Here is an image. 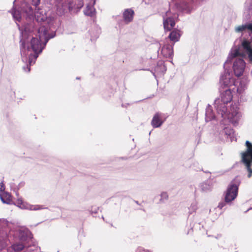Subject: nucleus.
Returning a JSON list of instances; mask_svg holds the SVG:
<instances>
[{"label":"nucleus","mask_w":252,"mask_h":252,"mask_svg":"<svg viewBox=\"0 0 252 252\" xmlns=\"http://www.w3.org/2000/svg\"><path fill=\"white\" fill-rule=\"evenodd\" d=\"M41 20L44 22L38 28V37H33V27L31 24L24 25L23 28H21L17 23L20 31V50L22 60L27 64L23 66V69L26 72H29L31 65L35 63L39 55L42 53L45 48L49 39L56 36V32L49 33L48 27L44 25V17Z\"/></svg>","instance_id":"f257e3e1"},{"label":"nucleus","mask_w":252,"mask_h":252,"mask_svg":"<svg viewBox=\"0 0 252 252\" xmlns=\"http://www.w3.org/2000/svg\"><path fill=\"white\" fill-rule=\"evenodd\" d=\"M245 56L244 53H241L239 48H236L229 53L227 60L223 64L224 69V74L220 76V88L224 89L230 88V87L234 85V79L232 77V73L230 71V66L228 65L231 64L232 60L237 57H243Z\"/></svg>","instance_id":"f03ea898"},{"label":"nucleus","mask_w":252,"mask_h":252,"mask_svg":"<svg viewBox=\"0 0 252 252\" xmlns=\"http://www.w3.org/2000/svg\"><path fill=\"white\" fill-rule=\"evenodd\" d=\"M227 103H224L220 101V100L219 99H216L215 101V107L217 110V112L218 115H220L221 117L222 118L220 121V124L225 125L226 123H229L230 122H234L235 123H238V119L240 116V114L238 111H235L232 112L231 114L228 113L227 111V109L226 106V104Z\"/></svg>","instance_id":"7ed1b4c3"},{"label":"nucleus","mask_w":252,"mask_h":252,"mask_svg":"<svg viewBox=\"0 0 252 252\" xmlns=\"http://www.w3.org/2000/svg\"><path fill=\"white\" fill-rule=\"evenodd\" d=\"M246 30H248V33L250 37L249 40L244 38L242 42L241 45L248 54V58L250 63H252V22H247L245 24L236 28V32H242Z\"/></svg>","instance_id":"20e7f679"},{"label":"nucleus","mask_w":252,"mask_h":252,"mask_svg":"<svg viewBox=\"0 0 252 252\" xmlns=\"http://www.w3.org/2000/svg\"><path fill=\"white\" fill-rule=\"evenodd\" d=\"M240 183V180L236 178L229 184L224 193L225 202H232L237 197Z\"/></svg>","instance_id":"39448f33"},{"label":"nucleus","mask_w":252,"mask_h":252,"mask_svg":"<svg viewBox=\"0 0 252 252\" xmlns=\"http://www.w3.org/2000/svg\"><path fill=\"white\" fill-rule=\"evenodd\" d=\"M246 63L242 58H237L233 63V69L236 76L240 77L243 75L245 70Z\"/></svg>","instance_id":"423d86ee"},{"label":"nucleus","mask_w":252,"mask_h":252,"mask_svg":"<svg viewBox=\"0 0 252 252\" xmlns=\"http://www.w3.org/2000/svg\"><path fill=\"white\" fill-rule=\"evenodd\" d=\"M220 92L221 94L220 101L224 103H229L232 99V95L230 88H220Z\"/></svg>","instance_id":"0eeeda50"},{"label":"nucleus","mask_w":252,"mask_h":252,"mask_svg":"<svg viewBox=\"0 0 252 252\" xmlns=\"http://www.w3.org/2000/svg\"><path fill=\"white\" fill-rule=\"evenodd\" d=\"M17 206L23 209L37 211L45 209L43 206L40 205H31L23 202L22 200H18Z\"/></svg>","instance_id":"6e6552de"},{"label":"nucleus","mask_w":252,"mask_h":252,"mask_svg":"<svg viewBox=\"0 0 252 252\" xmlns=\"http://www.w3.org/2000/svg\"><path fill=\"white\" fill-rule=\"evenodd\" d=\"M18 238L21 242L29 241L32 238V232L28 229H20L18 231Z\"/></svg>","instance_id":"1a4fd4ad"},{"label":"nucleus","mask_w":252,"mask_h":252,"mask_svg":"<svg viewBox=\"0 0 252 252\" xmlns=\"http://www.w3.org/2000/svg\"><path fill=\"white\" fill-rule=\"evenodd\" d=\"M246 153H241V161L246 166L249 172L248 177L250 178L252 174V158L246 155Z\"/></svg>","instance_id":"9d476101"},{"label":"nucleus","mask_w":252,"mask_h":252,"mask_svg":"<svg viewBox=\"0 0 252 252\" xmlns=\"http://www.w3.org/2000/svg\"><path fill=\"white\" fill-rule=\"evenodd\" d=\"M173 45L169 44H165L161 48L160 50L161 54L166 58L172 59L173 57Z\"/></svg>","instance_id":"9b49d317"},{"label":"nucleus","mask_w":252,"mask_h":252,"mask_svg":"<svg viewBox=\"0 0 252 252\" xmlns=\"http://www.w3.org/2000/svg\"><path fill=\"white\" fill-rule=\"evenodd\" d=\"M224 123L226 124V125L224 124L221 125L220 124V126L222 129L220 132L222 134H224L226 135L227 138H230L232 140V138L234 133V130L230 126H227L229 123L224 122Z\"/></svg>","instance_id":"f8f14e48"},{"label":"nucleus","mask_w":252,"mask_h":252,"mask_svg":"<svg viewBox=\"0 0 252 252\" xmlns=\"http://www.w3.org/2000/svg\"><path fill=\"white\" fill-rule=\"evenodd\" d=\"M166 69V66L164 64V62L163 61H159L155 67L154 74L157 73L158 75H163L165 73Z\"/></svg>","instance_id":"ddd939ff"},{"label":"nucleus","mask_w":252,"mask_h":252,"mask_svg":"<svg viewBox=\"0 0 252 252\" xmlns=\"http://www.w3.org/2000/svg\"><path fill=\"white\" fill-rule=\"evenodd\" d=\"M134 11L131 8H127L125 10L123 16L124 20L126 24H128L133 20Z\"/></svg>","instance_id":"4468645a"},{"label":"nucleus","mask_w":252,"mask_h":252,"mask_svg":"<svg viewBox=\"0 0 252 252\" xmlns=\"http://www.w3.org/2000/svg\"><path fill=\"white\" fill-rule=\"evenodd\" d=\"M163 123V121L160 118V114L158 113H156L153 116L151 122L152 126L154 128H158L160 127Z\"/></svg>","instance_id":"2eb2a0df"},{"label":"nucleus","mask_w":252,"mask_h":252,"mask_svg":"<svg viewBox=\"0 0 252 252\" xmlns=\"http://www.w3.org/2000/svg\"><path fill=\"white\" fill-rule=\"evenodd\" d=\"M216 118V116L213 113V110L212 109V107L209 104H208L206 108V112H205V121L206 122H208L211 121L212 120H215Z\"/></svg>","instance_id":"dca6fc26"},{"label":"nucleus","mask_w":252,"mask_h":252,"mask_svg":"<svg viewBox=\"0 0 252 252\" xmlns=\"http://www.w3.org/2000/svg\"><path fill=\"white\" fill-rule=\"evenodd\" d=\"M12 15L13 19L15 21L20 22L22 19L21 13L20 10L17 9L14 6L9 11Z\"/></svg>","instance_id":"f3484780"},{"label":"nucleus","mask_w":252,"mask_h":252,"mask_svg":"<svg viewBox=\"0 0 252 252\" xmlns=\"http://www.w3.org/2000/svg\"><path fill=\"white\" fill-rule=\"evenodd\" d=\"M179 31L174 30L171 31L169 35H168V38L172 41L174 42L178 41L180 37V34H179Z\"/></svg>","instance_id":"a211bd4d"},{"label":"nucleus","mask_w":252,"mask_h":252,"mask_svg":"<svg viewBox=\"0 0 252 252\" xmlns=\"http://www.w3.org/2000/svg\"><path fill=\"white\" fill-rule=\"evenodd\" d=\"M84 13L87 16L93 17L95 15V9L93 6L87 5L84 10Z\"/></svg>","instance_id":"6ab92c4d"},{"label":"nucleus","mask_w":252,"mask_h":252,"mask_svg":"<svg viewBox=\"0 0 252 252\" xmlns=\"http://www.w3.org/2000/svg\"><path fill=\"white\" fill-rule=\"evenodd\" d=\"M245 146L247 148L246 150L242 152V153H246V156L252 158V143L249 141L247 140L245 143Z\"/></svg>","instance_id":"aec40b11"},{"label":"nucleus","mask_w":252,"mask_h":252,"mask_svg":"<svg viewBox=\"0 0 252 252\" xmlns=\"http://www.w3.org/2000/svg\"><path fill=\"white\" fill-rule=\"evenodd\" d=\"M12 249H13V250L15 252L21 251L25 248L24 245L21 243L14 244L12 246Z\"/></svg>","instance_id":"412c9836"},{"label":"nucleus","mask_w":252,"mask_h":252,"mask_svg":"<svg viewBox=\"0 0 252 252\" xmlns=\"http://www.w3.org/2000/svg\"><path fill=\"white\" fill-rule=\"evenodd\" d=\"M200 187L202 191L207 192L211 190V187L207 183L204 182L201 184Z\"/></svg>","instance_id":"4be33fe9"},{"label":"nucleus","mask_w":252,"mask_h":252,"mask_svg":"<svg viewBox=\"0 0 252 252\" xmlns=\"http://www.w3.org/2000/svg\"><path fill=\"white\" fill-rule=\"evenodd\" d=\"M197 209V203L195 201L193 202L189 208V214L195 212Z\"/></svg>","instance_id":"5701e85b"},{"label":"nucleus","mask_w":252,"mask_h":252,"mask_svg":"<svg viewBox=\"0 0 252 252\" xmlns=\"http://www.w3.org/2000/svg\"><path fill=\"white\" fill-rule=\"evenodd\" d=\"M168 198V195L166 192H162L160 194V202H163Z\"/></svg>","instance_id":"b1692460"},{"label":"nucleus","mask_w":252,"mask_h":252,"mask_svg":"<svg viewBox=\"0 0 252 252\" xmlns=\"http://www.w3.org/2000/svg\"><path fill=\"white\" fill-rule=\"evenodd\" d=\"M163 24L164 30L167 31H170V23L168 20V18H167L166 19L163 20Z\"/></svg>","instance_id":"393cba45"},{"label":"nucleus","mask_w":252,"mask_h":252,"mask_svg":"<svg viewBox=\"0 0 252 252\" xmlns=\"http://www.w3.org/2000/svg\"><path fill=\"white\" fill-rule=\"evenodd\" d=\"M168 20L170 23L169 29L170 31L174 27L175 25V22L174 20V18L171 17H168Z\"/></svg>","instance_id":"a878e982"},{"label":"nucleus","mask_w":252,"mask_h":252,"mask_svg":"<svg viewBox=\"0 0 252 252\" xmlns=\"http://www.w3.org/2000/svg\"><path fill=\"white\" fill-rule=\"evenodd\" d=\"M230 202H225V200H224V201L220 202L218 206V208H219L220 209H222L226 205V203H230Z\"/></svg>","instance_id":"bb28decb"},{"label":"nucleus","mask_w":252,"mask_h":252,"mask_svg":"<svg viewBox=\"0 0 252 252\" xmlns=\"http://www.w3.org/2000/svg\"><path fill=\"white\" fill-rule=\"evenodd\" d=\"M150 252V251L149 250H145L141 247H138L135 251V252Z\"/></svg>","instance_id":"cd10ccee"},{"label":"nucleus","mask_w":252,"mask_h":252,"mask_svg":"<svg viewBox=\"0 0 252 252\" xmlns=\"http://www.w3.org/2000/svg\"><path fill=\"white\" fill-rule=\"evenodd\" d=\"M0 198L1 201L5 204H10V199L9 198H7L6 199H4L3 197L0 194Z\"/></svg>","instance_id":"c85d7f7f"},{"label":"nucleus","mask_w":252,"mask_h":252,"mask_svg":"<svg viewBox=\"0 0 252 252\" xmlns=\"http://www.w3.org/2000/svg\"><path fill=\"white\" fill-rule=\"evenodd\" d=\"M99 210V208L98 207H95L94 208H92V210H91V213L92 214H95L97 213V211Z\"/></svg>","instance_id":"c756f323"},{"label":"nucleus","mask_w":252,"mask_h":252,"mask_svg":"<svg viewBox=\"0 0 252 252\" xmlns=\"http://www.w3.org/2000/svg\"><path fill=\"white\" fill-rule=\"evenodd\" d=\"M33 5H34L35 7H37L38 6V5L40 3V0H32Z\"/></svg>","instance_id":"7c9ffc66"},{"label":"nucleus","mask_w":252,"mask_h":252,"mask_svg":"<svg viewBox=\"0 0 252 252\" xmlns=\"http://www.w3.org/2000/svg\"><path fill=\"white\" fill-rule=\"evenodd\" d=\"M72 4L73 3L71 2H69L68 3V9L69 11H72L73 10Z\"/></svg>","instance_id":"2f4dec72"},{"label":"nucleus","mask_w":252,"mask_h":252,"mask_svg":"<svg viewBox=\"0 0 252 252\" xmlns=\"http://www.w3.org/2000/svg\"><path fill=\"white\" fill-rule=\"evenodd\" d=\"M99 32H98L96 33V34L95 35H94V36H93V35L92 34V32L91 33V40H92L93 39H96L99 36Z\"/></svg>","instance_id":"473e14b6"},{"label":"nucleus","mask_w":252,"mask_h":252,"mask_svg":"<svg viewBox=\"0 0 252 252\" xmlns=\"http://www.w3.org/2000/svg\"><path fill=\"white\" fill-rule=\"evenodd\" d=\"M5 189L4 185L3 183H0V192L3 191Z\"/></svg>","instance_id":"72a5a7b5"},{"label":"nucleus","mask_w":252,"mask_h":252,"mask_svg":"<svg viewBox=\"0 0 252 252\" xmlns=\"http://www.w3.org/2000/svg\"><path fill=\"white\" fill-rule=\"evenodd\" d=\"M63 0H55L57 4H61Z\"/></svg>","instance_id":"f704fd0d"},{"label":"nucleus","mask_w":252,"mask_h":252,"mask_svg":"<svg viewBox=\"0 0 252 252\" xmlns=\"http://www.w3.org/2000/svg\"><path fill=\"white\" fill-rule=\"evenodd\" d=\"M129 105V103H126V104H122V106L123 107H127V106H128V105Z\"/></svg>","instance_id":"c9c22d12"},{"label":"nucleus","mask_w":252,"mask_h":252,"mask_svg":"<svg viewBox=\"0 0 252 252\" xmlns=\"http://www.w3.org/2000/svg\"><path fill=\"white\" fill-rule=\"evenodd\" d=\"M197 171H198V170H202L203 171V169H202V168H199L198 169H196Z\"/></svg>","instance_id":"e433bc0d"},{"label":"nucleus","mask_w":252,"mask_h":252,"mask_svg":"<svg viewBox=\"0 0 252 252\" xmlns=\"http://www.w3.org/2000/svg\"><path fill=\"white\" fill-rule=\"evenodd\" d=\"M29 9L30 11H32V8L31 7L29 8Z\"/></svg>","instance_id":"4c0bfd02"},{"label":"nucleus","mask_w":252,"mask_h":252,"mask_svg":"<svg viewBox=\"0 0 252 252\" xmlns=\"http://www.w3.org/2000/svg\"><path fill=\"white\" fill-rule=\"evenodd\" d=\"M82 6H83V4L82 3L80 4V7H79V9L81 8Z\"/></svg>","instance_id":"58836bf2"},{"label":"nucleus","mask_w":252,"mask_h":252,"mask_svg":"<svg viewBox=\"0 0 252 252\" xmlns=\"http://www.w3.org/2000/svg\"><path fill=\"white\" fill-rule=\"evenodd\" d=\"M135 202L137 204H139L138 203V202L137 201H135Z\"/></svg>","instance_id":"ea45409f"},{"label":"nucleus","mask_w":252,"mask_h":252,"mask_svg":"<svg viewBox=\"0 0 252 252\" xmlns=\"http://www.w3.org/2000/svg\"><path fill=\"white\" fill-rule=\"evenodd\" d=\"M205 173H209L210 174H211V173L210 172H207V171H204Z\"/></svg>","instance_id":"a19ab883"},{"label":"nucleus","mask_w":252,"mask_h":252,"mask_svg":"<svg viewBox=\"0 0 252 252\" xmlns=\"http://www.w3.org/2000/svg\"><path fill=\"white\" fill-rule=\"evenodd\" d=\"M76 79H80V77H76Z\"/></svg>","instance_id":"79ce46f5"},{"label":"nucleus","mask_w":252,"mask_h":252,"mask_svg":"<svg viewBox=\"0 0 252 252\" xmlns=\"http://www.w3.org/2000/svg\"><path fill=\"white\" fill-rule=\"evenodd\" d=\"M15 0H15L13 1V4H14Z\"/></svg>","instance_id":"37998d69"}]
</instances>
